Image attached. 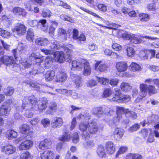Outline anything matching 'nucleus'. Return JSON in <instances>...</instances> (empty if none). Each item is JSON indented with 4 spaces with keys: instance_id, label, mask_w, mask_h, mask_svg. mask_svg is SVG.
I'll return each mask as SVG.
<instances>
[{
    "instance_id": "1",
    "label": "nucleus",
    "mask_w": 159,
    "mask_h": 159,
    "mask_svg": "<svg viewBox=\"0 0 159 159\" xmlns=\"http://www.w3.org/2000/svg\"><path fill=\"white\" fill-rule=\"evenodd\" d=\"M47 99L46 98H41L37 101L34 96L25 97L22 100V105L18 106L16 108L18 111L23 112L25 111V116L28 118H31L33 115V112L30 111L42 112L43 110L46 108L47 106Z\"/></svg>"
},
{
    "instance_id": "2",
    "label": "nucleus",
    "mask_w": 159,
    "mask_h": 159,
    "mask_svg": "<svg viewBox=\"0 0 159 159\" xmlns=\"http://www.w3.org/2000/svg\"><path fill=\"white\" fill-rule=\"evenodd\" d=\"M20 45V46L22 48L20 50L18 48H17L14 49L12 51V52L14 56V58L11 56L9 57L4 56L0 58V64H1L2 63L6 65H8L14 63L15 61L17 60L18 54V52H20L23 49V48L22 47L23 44H19V47ZM4 53L2 47L0 46V56L3 54Z\"/></svg>"
},
{
    "instance_id": "3",
    "label": "nucleus",
    "mask_w": 159,
    "mask_h": 159,
    "mask_svg": "<svg viewBox=\"0 0 159 159\" xmlns=\"http://www.w3.org/2000/svg\"><path fill=\"white\" fill-rule=\"evenodd\" d=\"M41 51L46 55H53L55 60L61 63L63 62L66 59L68 58L69 57V55H65L64 52L62 51L54 52L51 49L50 50L42 49H41Z\"/></svg>"
},
{
    "instance_id": "4",
    "label": "nucleus",
    "mask_w": 159,
    "mask_h": 159,
    "mask_svg": "<svg viewBox=\"0 0 159 159\" xmlns=\"http://www.w3.org/2000/svg\"><path fill=\"white\" fill-rule=\"evenodd\" d=\"M111 111L108 107H107L103 111L102 108L101 107H95L93 108L92 110V114L98 117H101L104 113L106 115L110 114V113L112 112Z\"/></svg>"
},
{
    "instance_id": "5",
    "label": "nucleus",
    "mask_w": 159,
    "mask_h": 159,
    "mask_svg": "<svg viewBox=\"0 0 159 159\" xmlns=\"http://www.w3.org/2000/svg\"><path fill=\"white\" fill-rule=\"evenodd\" d=\"M52 143L49 139H45L36 145L37 148L40 150L48 149L51 147Z\"/></svg>"
},
{
    "instance_id": "6",
    "label": "nucleus",
    "mask_w": 159,
    "mask_h": 159,
    "mask_svg": "<svg viewBox=\"0 0 159 159\" xmlns=\"http://www.w3.org/2000/svg\"><path fill=\"white\" fill-rule=\"evenodd\" d=\"M159 120V117L158 116L152 114L149 115L147 118V121L144 120L143 122L140 123V124L144 127L146 124L148 123H155Z\"/></svg>"
},
{
    "instance_id": "7",
    "label": "nucleus",
    "mask_w": 159,
    "mask_h": 159,
    "mask_svg": "<svg viewBox=\"0 0 159 159\" xmlns=\"http://www.w3.org/2000/svg\"><path fill=\"white\" fill-rule=\"evenodd\" d=\"M54 155L52 151L47 150L41 153L40 156L38 157L37 159H53L54 158Z\"/></svg>"
},
{
    "instance_id": "8",
    "label": "nucleus",
    "mask_w": 159,
    "mask_h": 159,
    "mask_svg": "<svg viewBox=\"0 0 159 159\" xmlns=\"http://www.w3.org/2000/svg\"><path fill=\"white\" fill-rule=\"evenodd\" d=\"M72 37L73 39L76 40L78 43H81V41H84L86 38L85 35L84 34H81L78 36V31L75 29H74L73 31Z\"/></svg>"
},
{
    "instance_id": "9",
    "label": "nucleus",
    "mask_w": 159,
    "mask_h": 159,
    "mask_svg": "<svg viewBox=\"0 0 159 159\" xmlns=\"http://www.w3.org/2000/svg\"><path fill=\"white\" fill-rule=\"evenodd\" d=\"M26 27L25 26L21 24H18L12 30L13 32H16L17 34L21 35L24 34L26 32Z\"/></svg>"
},
{
    "instance_id": "10",
    "label": "nucleus",
    "mask_w": 159,
    "mask_h": 159,
    "mask_svg": "<svg viewBox=\"0 0 159 159\" xmlns=\"http://www.w3.org/2000/svg\"><path fill=\"white\" fill-rule=\"evenodd\" d=\"M1 151L6 154L9 155L15 152L16 151V149L14 146L12 145L8 144L2 146L1 148Z\"/></svg>"
},
{
    "instance_id": "11",
    "label": "nucleus",
    "mask_w": 159,
    "mask_h": 159,
    "mask_svg": "<svg viewBox=\"0 0 159 159\" xmlns=\"http://www.w3.org/2000/svg\"><path fill=\"white\" fill-rule=\"evenodd\" d=\"M85 61H83L82 59H77L72 61V64L73 67L71 68V70H80L82 69L84 64L83 63Z\"/></svg>"
},
{
    "instance_id": "12",
    "label": "nucleus",
    "mask_w": 159,
    "mask_h": 159,
    "mask_svg": "<svg viewBox=\"0 0 159 159\" xmlns=\"http://www.w3.org/2000/svg\"><path fill=\"white\" fill-rule=\"evenodd\" d=\"M63 124L62 119L60 117H55L52 121L51 126L53 128L60 127Z\"/></svg>"
},
{
    "instance_id": "13",
    "label": "nucleus",
    "mask_w": 159,
    "mask_h": 159,
    "mask_svg": "<svg viewBox=\"0 0 159 159\" xmlns=\"http://www.w3.org/2000/svg\"><path fill=\"white\" fill-rule=\"evenodd\" d=\"M33 145V143L30 140L24 141L19 145V148L20 150L29 149Z\"/></svg>"
},
{
    "instance_id": "14",
    "label": "nucleus",
    "mask_w": 159,
    "mask_h": 159,
    "mask_svg": "<svg viewBox=\"0 0 159 159\" xmlns=\"http://www.w3.org/2000/svg\"><path fill=\"white\" fill-rule=\"evenodd\" d=\"M105 148L107 153L109 154H112L115 151V147L114 145V144L111 141H109L106 143Z\"/></svg>"
},
{
    "instance_id": "15",
    "label": "nucleus",
    "mask_w": 159,
    "mask_h": 159,
    "mask_svg": "<svg viewBox=\"0 0 159 159\" xmlns=\"http://www.w3.org/2000/svg\"><path fill=\"white\" fill-rule=\"evenodd\" d=\"M116 67L118 72H124L127 70L128 66L126 62H120L116 64Z\"/></svg>"
},
{
    "instance_id": "16",
    "label": "nucleus",
    "mask_w": 159,
    "mask_h": 159,
    "mask_svg": "<svg viewBox=\"0 0 159 159\" xmlns=\"http://www.w3.org/2000/svg\"><path fill=\"white\" fill-rule=\"evenodd\" d=\"M125 47L126 48L127 56L129 57H133L135 53V52L131 44H125Z\"/></svg>"
},
{
    "instance_id": "17",
    "label": "nucleus",
    "mask_w": 159,
    "mask_h": 159,
    "mask_svg": "<svg viewBox=\"0 0 159 159\" xmlns=\"http://www.w3.org/2000/svg\"><path fill=\"white\" fill-rule=\"evenodd\" d=\"M88 129L90 133L95 134L98 129V126L96 122L93 121L90 123H89Z\"/></svg>"
},
{
    "instance_id": "18",
    "label": "nucleus",
    "mask_w": 159,
    "mask_h": 159,
    "mask_svg": "<svg viewBox=\"0 0 159 159\" xmlns=\"http://www.w3.org/2000/svg\"><path fill=\"white\" fill-rule=\"evenodd\" d=\"M76 118L81 121H86L91 119V116L88 112H84L80 114L77 116Z\"/></svg>"
},
{
    "instance_id": "19",
    "label": "nucleus",
    "mask_w": 159,
    "mask_h": 159,
    "mask_svg": "<svg viewBox=\"0 0 159 159\" xmlns=\"http://www.w3.org/2000/svg\"><path fill=\"white\" fill-rule=\"evenodd\" d=\"M38 27L40 28L42 30L45 31L47 30L48 26L47 25V21L46 20L43 19L39 20L38 21Z\"/></svg>"
},
{
    "instance_id": "20",
    "label": "nucleus",
    "mask_w": 159,
    "mask_h": 159,
    "mask_svg": "<svg viewBox=\"0 0 159 159\" xmlns=\"http://www.w3.org/2000/svg\"><path fill=\"white\" fill-rule=\"evenodd\" d=\"M83 63H84L83 65L84 68L83 74L85 76H87L90 74L91 71V69L88 62L85 61Z\"/></svg>"
},
{
    "instance_id": "21",
    "label": "nucleus",
    "mask_w": 159,
    "mask_h": 159,
    "mask_svg": "<svg viewBox=\"0 0 159 159\" xmlns=\"http://www.w3.org/2000/svg\"><path fill=\"white\" fill-rule=\"evenodd\" d=\"M55 75V73L53 70H49L47 71L44 77L47 81H50L53 79Z\"/></svg>"
},
{
    "instance_id": "22",
    "label": "nucleus",
    "mask_w": 159,
    "mask_h": 159,
    "mask_svg": "<svg viewBox=\"0 0 159 159\" xmlns=\"http://www.w3.org/2000/svg\"><path fill=\"white\" fill-rule=\"evenodd\" d=\"M97 155L100 157H104L106 156V153L105 151L104 147L102 145H99L98 146L97 150Z\"/></svg>"
},
{
    "instance_id": "23",
    "label": "nucleus",
    "mask_w": 159,
    "mask_h": 159,
    "mask_svg": "<svg viewBox=\"0 0 159 159\" xmlns=\"http://www.w3.org/2000/svg\"><path fill=\"white\" fill-rule=\"evenodd\" d=\"M20 132L22 134H28V135H30L32 133L30 131V126L24 124L22 125L20 128Z\"/></svg>"
},
{
    "instance_id": "24",
    "label": "nucleus",
    "mask_w": 159,
    "mask_h": 159,
    "mask_svg": "<svg viewBox=\"0 0 159 159\" xmlns=\"http://www.w3.org/2000/svg\"><path fill=\"white\" fill-rule=\"evenodd\" d=\"M49 41L48 39L44 38H39L35 41V43L41 46L46 45L48 44Z\"/></svg>"
},
{
    "instance_id": "25",
    "label": "nucleus",
    "mask_w": 159,
    "mask_h": 159,
    "mask_svg": "<svg viewBox=\"0 0 159 159\" xmlns=\"http://www.w3.org/2000/svg\"><path fill=\"white\" fill-rule=\"evenodd\" d=\"M67 79L66 73L63 72H59L57 76V81L59 82L65 81Z\"/></svg>"
},
{
    "instance_id": "26",
    "label": "nucleus",
    "mask_w": 159,
    "mask_h": 159,
    "mask_svg": "<svg viewBox=\"0 0 159 159\" xmlns=\"http://www.w3.org/2000/svg\"><path fill=\"white\" fill-rule=\"evenodd\" d=\"M6 136L9 139H12L13 138H16L17 136V133L13 130H8L6 133Z\"/></svg>"
},
{
    "instance_id": "27",
    "label": "nucleus",
    "mask_w": 159,
    "mask_h": 159,
    "mask_svg": "<svg viewBox=\"0 0 159 159\" xmlns=\"http://www.w3.org/2000/svg\"><path fill=\"white\" fill-rule=\"evenodd\" d=\"M148 86L145 84H140V85L141 95L142 98L146 96L147 93V90L148 89Z\"/></svg>"
},
{
    "instance_id": "28",
    "label": "nucleus",
    "mask_w": 159,
    "mask_h": 159,
    "mask_svg": "<svg viewBox=\"0 0 159 159\" xmlns=\"http://www.w3.org/2000/svg\"><path fill=\"white\" fill-rule=\"evenodd\" d=\"M124 130L120 128H116L114 132V135L115 137H118L120 139L123 136Z\"/></svg>"
},
{
    "instance_id": "29",
    "label": "nucleus",
    "mask_w": 159,
    "mask_h": 159,
    "mask_svg": "<svg viewBox=\"0 0 159 159\" xmlns=\"http://www.w3.org/2000/svg\"><path fill=\"white\" fill-rule=\"evenodd\" d=\"M120 88L122 91L125 92H128L131 91L132 87L127 83L122 82L120 85Z\"/></svg>"
},
{
    "instance_id": "30",
    "label": "nucleus",
    "mask_w": 159,
    "mask_h": 159,
    "mask_svg": "<svg viewBox=\"0 0 159 159\" xmlns=\"http://www.w3.org/2000/svg\"><path fill=\"white\" fill-rule=\"evenodd\" d=\"M49 109L48 110L46 111V113L49 114H52L53 111H55L57 108V104L56 103L52 102L49 105Z\"/></svg>"
},
{
    "instance_id": "31",
    "label": "nucleus",
    "mask_w": 159,
    "mask_h": 159,
    "mask_svg": "<svg viewBox=\"0 0 159 159\" xmlns=\"http://www.w3.org/2000/svg\"><path fill=\"white\" fill-rule=\"evenodd\" d=\"M9 110L8 106L3 105L0 107V116H7L8 114Z\"/></svg>"
},
{
    "instance_id": "32",
    "label": "nucleus",
    "mask_w": 159,
    "mask_h": 159,
    "mask_svg": "<svg viewBox=\"0 0 159 159\" xmlns=\"http://www.w3.org/2000/svg\"><path fill=\"white\" fill-rule=\"evenodd\" d=\"M126 159H142V155L138 153H130L126 156Z\"/></svg>"
},
{
    "instance_id": "33",
    "label": "nucleus",
    "mask_w": 159,
    "mask_h": 159,
    "mask_svg": "<svg viewBox=\"0 0 159 159\" xmlns=\"http://www.w3.org/2000/svg\"><path fill=\"white\" fill-rule=\"evenodd\" d=\"M34 37V33L33 30L31 28L29 29L27 33L26 39L29 41H32Z\"/></svg>"
},
{
    "instance_id": "34",
    "label": "nucleus",
    "mask_w": 159,
    "mask_h": 159,
    "mask_svg": "<svg viewBox=\"0 0 159 159\" xmlns=\"http://www.w3.org/2000/svg\"><path fill=\"white\" fill-rule=\"evenodd\" d=\"M13 13L18 15H22L24 16L25 15V11L24 9L20 7H15L13 9Z\"/></svg>"
},
{
    "instance_id": "35",
    "label": "nucleus",
    "mask_w": 159,
    "mask_h": 159,
    "mask_svg": "<svg viewBox=\"0 0 159 159\" xmlns=\"http://www.w3.org/2000/svg\"><path fill=\"white\" fill-rule=\"evenodd\" d=\"M14 92V89L11 87L8 86L5 88L3 91L4 94L7 96H11Z\"/></svg>"
},
{
    "instance_id": "36",
    "label": "nucleus",
    "mask_w": 159,
    "mask_h": 159,
    "mask_svg": "<svg viewBox=\"0 0 159 159\" xmlns=\"http://www.w3.org/2000/svg\"><path fill=\"white\" fill-rule=\"evenodd\" d=\"M84 147L87 148H92L95 145L93 141L91 140H88L85 141L83 143Z\"/></svg>"
},
{
    "instance_id": "37",
    "label": "nucleus",
    "mask_w": 159,
    "mask_h": 159,
    "mask_svg": "<svg viewBox=\"0 0 159 159\" xmlns=\"http://www.w3.org/2000/svg\"><path fill=\"white\" fill-rule=\"evenodd\" d=\"M142 39L139 36L134 34H132V37L131 42L135 44L140 43L142 42Z\"/></svg>"
},
{
    "instance_id": "38",
    "label": "nucleus",
    "mask_w": 159,
    "mask_h": 159,
    "mask_svg": "<svg viewBox=\"0 0 159 159\" xmlns=\"http://www.w3.org/2000/svg\"><path fill=\"white\" fill-rule=\"evenodd\" d=\"M50 47L51 49L54 52H55V51L56 50L60 48L61 46L57 41L54 40L52 42V44Z\"/></svg>"
},
{
    "instance_id": "39",
    "label": "nucleus",
    "mask_w": 159,
    "mask_h": 159,
    "mask_svg": "<svg viewBox=\"0 0 159 159\" xmlns=\"http://www.w3.org/2000/svg\"><path fill=\"white\" fill-rule=\"evenodd\" d=\"M139 16L140 20L142 21H147L150 19V16L146 13H141L139 15Z\"/></svg>"
},
{
    "instance_id": "40",
    "label": "nucleus",
    "mask_w": 159,
    "mask_h": 159,
    "mask_svg": "<svg viewBox=\"0 0 159 159\" xmlns=\"http://www.w3.org/2000/svg\"><path fill=\"white\" fill-rule=\"evenodd\" d=\"M150 54V52L148 50L141 51L139 56L142 59H147Z\"/></svg>"
},
{
    "instance_id": "41",
    "label": "nucleus",
    "mask_w": 159,
    "mask_h": 159,
    "mask_svg": "<svg viewBox=\"0 0 159 159\" xmlns=\"http://www.w3.org/2000/svg\"><path fill=\"white\" fill-rule=\"evenodd\" d=\"M130 68L133 71H139L141 70V67L137 63L132 62L130 65Z\"/></svg>"
},
{
    "instance_id": "42",
    "label": "nucleus",
    "mask_w": 159,
    "mask_h": 159,
    "mask_svg": "<svg viewBox=\"0 0 159 159\" xmlns=\"http://www.w3.org/2000/svg\"><path fill=\"white\" fill-rule=\"evenodd\" d=\"M58 35L59 37L66 39L67 33L66 31L62 28H59L58 30Z\"/></svg>"
},
{
    "instance_id": "43",
    "label": "nucleus",
    "mask_w": 159,
    "mask_h": 159,
    "mask_svg": "<svg viewBox=\"0 0 159 159\" xmlns=\"http://www.w3.org/2000/svg\"><path fill=\"white\" fill-rule=\"evenodd\" d=\"M70 139V135L68 133L65 132L62 136L60 138V140L63 142L69 141Z\"/></svg>"
},
{
    "instance_id": "44",
    "label": "nucleus",
    "mask_w": 159,
    "mask_h": 159,
    "mask_svg": "<svg viewBox=\"0 0 159 159\" xmlns=\"http://www.w3.org/2000/svg\"><path fill=\"white\" fill-rule=\"evenodd\" d=\"M80 9L81 10L83 11L84 12H85L90 15H91L95 17H97L99 18L102 19V18L101 17H100L97 14L94 12H93L92 11H90L88 9H87L86 8L84 7H80Z\"/></svg>"
},
{
    "instance_id": "45",
    "label": "nucleus",
    "mask_w": 159,
    "mask_h": 159,
    "mask_svg": "<svg viewBox=\"0 0 159 159\" xmlns=\"http://www.w3.org/2000/svg\"><path fill=\"white\" fill-rule=\"evenodd\" d=\"M88 125L89 123L81 122L79 124V129L81 131L84 132L88 128Z\"/></svg>"
},
{
    "instance_id": "46",
    "label": "nucleus",
    "mask_w": 159,
    "mask_h": 159,
    "mask_svg": "<svg viewBox=\"0 0 159 159\" xmlns=\"http://www.w3.org/2000/svg\"><path fill=\"white\" fill-rule=\"evenodd\" d=\"M52 57H50L49 59L48 57L47 58L43 64V66L45 68L48 69L51 66L52 63Z\"/></svg>"
},
{
    "instance_id": "47",
    "label": "nucleus",
    "mask_w": 159,
    "mask_h": 159,
    "mask_svg": "<svg viewBox=\"0 0 159 159\" xmlns=\"http://www.w3.org/2000/svg\"><path fill=\"white\" fill-rule=\"evenodd\" d=\"M128 109H125L123 107H116V113L119 114H122L123 113L125 114L126 116V114L128 111Z\"/></svg>"
},
{
    "instance_id": "48",
    "label": "nucleus",
    "mask_w": 159,
    "mask_h": 159,
    "mask_svg": "<svg viewBox=\"0 0 159 159\" xmlns=\"http://www.w3.org/2000/svg\"><path fill=\"white\" fill-rule=\"evenodd\" d=\"M51 14L52 13L50 10L48 9H43L42 11L41 16L43 17L49 18Z\"/></svg>"
},
{
    "instance_id": "49",
    "label": "nucleus",
    "mask_w": 159,
    "mask_h": 159,
    "mask_svg": "<svg viewBox=\"0 0 159 159\" xmlns=\"http://www.w3.org/2000/svg\"><path fill=\"white\" fill-rule=\"evenodd\" d=\"M0 35L5 38H9L11 35L10 33L7 31L0 29Z\"/></svg>"
},
{
    "instance_id": "50",
    "label": "nucleus",
    "mask_w": 159,
    "mask_h": 159,
    "mask_svg": "<svg viewBox=\"0 0 159 159\" xmlns=\"http://www.w3.org/2000/svg\"><path fill=\"white\" fill-rule=\"evenodd\" d=\"M75 80H74V82L76 87H80L82 86V83L81 81V78L78 75H75L74 76Z\"/></svg>"
},
{
    "instance_id": "51",
    "label": "nucleus",
    "mask_w": 159,
    "mask_h": 159,
    "mask_svg": "<svg viewBox=\"0 0 159 159\" xmlns=\"http://www.w3.org/2000/svg\"><path fill=\"white\" fill-rule=\"evenodd\" d=\"M126 116L127 117H130L133 119H135L137 117V114L135 112L130 111L129 110H128V111L126 114Z\"/></svg>"
},
{
    "instance_id": "52",
    "label": "nucleus",
    "mask_w": 159,
    "mask_h": 159,
    "mask_svg": "<svg viewBox=\"0 0 159 159\" xmlns=\"http://www.w3.org/2000/svg\"><path fill=\"white\" fill-rule=\"evenodd\" d=\"M31 156L29 152L26 151L22 153L20 155V159H31Z\"/></svg>"
},
{
    "instance_id": "53",
    "label": "nucleus",
    "mask_w": 159,
    "mask_h": 159,
    "mask_svg": "<svg viewBox=\"0 0 159 159\" xmlns=\"http://www.w3.org/2000/svg\"><path fill=\"white\" fill-rule=\"evenodd\" d=\"M127 149V147L126 146L122 147L120 148L116 154V157H118L119 155L125 152Z\"/></svg>"
},
{
    "instance_id": "54",
    "label": "nucleus",
    "mask_w": 159,
    "mask_h": 159,
    "mask_svg": "<svg viewBox=\"0 0 159 159\" xmlns=\"http://www.w3.org/2000/svg\"><path fill=\"white\" fill-rule=\"evenodd\" d=\"M97 80L99 83L103 85H105L108 82V80L106 78H104L102 77L98 78H97Z\"/></svg>"
},
{
    "instance_id": "55",
    "label": "nucleus",
    "mask_w": 159,
    "mask_h": 159,
    "mask_svg": "<svg viewBox=\"0 0 159 159\" xmlns=\"http://www.w3.org/2000/svg\"><path fill=\"white\" fill-rule=\"evenodd\" d=\"M57 4L58 5L63 7L64 8L67 9H70V6L67 3L61 1H58L57 2Z\"/></svg>"
},
{
    "instance_id": "56",
    "label": "nucleus",
    "mask_w": 159,
    "mask_h": 159,
    "mask_svg": "<svg viewBox=\"0 0 159 159\" xmlns=\"http://www.w3.org/2000/svg\"><path fill=\"white\" fill-rule=\"evenodd\" d=\"M140 127V125L138 124H135L130 127L129 129L130 131L133 132L136 131Z\"/></svg>"
},
{
    "instance_id": "57",
    "label": "nucleus",
    "mask_w": 159,
    "mask_h": 159,
    "mask_svg": "<svg viewBox=\"0 0 159 159\" xmlns=\"http://www.w3.org/2000/svg\"><path fill=\"white\" fill-rule=\"evenodd\" d=\"M140 133L144 138L145 139L149 134V130L148 129H144L141 131Z\"/></svg>"
},
{
    "instance_id": "58",
    "label": "nucleus",
    "mask_w": 159,
    "mask_h": 159,
    "mask_svg": "<svg viewBox=\"0 0 159 159\" xmlns=\"http://www.w3.org/2000/svg\"><path fill=\"white\" fill-rule=\"evenodd\" d=\"M72 140L74 143H77L79 142V137L77 133H74L72 137Z\"/></svg>"
},
{
    "instance_id": "59",
    "label": "nucleus",
    "mask_w": 159,
    "mask_h": 159,
    "mask_svg": "<svg viewBox=\"0 0 159 159\" xmlns=\"http://www.w3.org/2000/svg\"><path fill=\"white\" fill-rule=\"evenodd\" d=\"M28 24L32 27H35L38 26V21L36 20H29L27 21Z\"/></svg>"
},
{
    "instance_id": "60",
    "label": "nucleus",
    "mask_w": 159,
    "mask_h": 159,
    "mask_svg": "<svg viewBox=\"0 0 159 159\" xmlns=\"http://www.w3.org/2000/svg\"><path fill=\"white\" fill-rule=\"evenodd\" d=\"M130 99V96L129 95H124L123 97H121V102H127L129 101Z\"/></svg>"
},
{
    "instance_id": "61",
    "label": "nucleus",
    "mask_w": 159,
    "mask_h": 159,
    "mask_svg": "<svg viewBox=\"0 0 159 159\" xmlns=\"http://www.w3.org/2000/svg\"><path fill=\"white\" fill-rule=\"evenodd\" d=\"M112 94V91L109 89H105L103 92L104 96L106 97H107L110 96Z\"/></svg>"
},
{
    "instance_id": "62",
    "label": "nucleus",
    "mask_w": 159,
    "mask_h": 159,
    "mask_svg": "<svg viewBox=\"0 0 159 159\" xmlns=\"http://www.w3.org/2000/svg\"><path fill=\"white\" fill-rule=\"evenodd\" d=\"M41 123L43 126L47 127L49 125L50 120L48 118H45L42 120Z\"/></svg>"
},
{
    "instance_id": "63",
    "label": "nucleus",
    "mask_w": 159,
    "mask_h": 159,
    "mask_svg": "<svg viewBox=\"0 0 159 159\" xmlns=\"http://www.w3.org/2000/svg\"><path fill=\"white\" fill-rule=\"evenodd\" d=\"M112 48L113 49L116 51H120L121 50L122 48L120 45L116 43H115L113 44Z\"/></svg>"
},
{
    "instance_id": "64",
    "label": "nucleus",
    "mask_w": 159,
    "mask_h": 159,
    "mask_svg": "<svg viewBox=\"0 0 159 159\" xmlns=\"http://www.w3.org/2000/svg\"><path fill=\"white\" fill-rule=\"evenodd\" d=\"M119 82V80L116 78L112 79L110 81V84L112 86H115L117 85Z\"/></svg>"
}]
</instances>
